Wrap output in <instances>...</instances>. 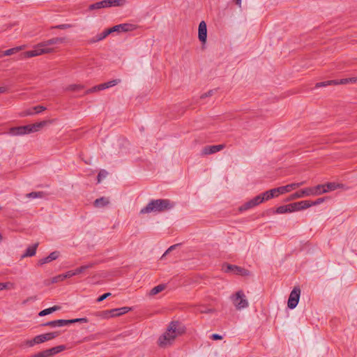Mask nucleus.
<instances>
[{
    "instance_id": "obj_1",
    "label": "nucleus",
    "mask_w": 357,
    "mask_h": 357,
    "mask_svg": "<svg viewBox=\"0 0 357 357\" xmlns=\"http://www.w3.org/2000/svg\"><path fill=\"white\" fill-rule=\"evenodd\" d=\"M186 331L185 326L178 321H172L166 331L158 338V346L165 348L172 344L174 340Z\"/></svg>"
},
{
    "instance_id": "obj_2",
    "label": "nucleus",
    "mask_w": 357,
    "mask_h": 357,
    "mask_svg": "<svg viewBox=\"0 0 357 357\" xmlns=\"http://www.w3.org/2000/svg\"><path fill=\"white\" fill-rule=\"evenodd\" d=\"M66 40V38L56 37L41 42L35 47L34 50L21 53L20 58L27 59L39 56L43 54L52 53L54 51V48L48 47V46L61 44L64 43Z\"/></svg>"
},
{
    "instance_id": "obj_3",
    "label": "nucleus",
    "mask_w": 357,
    "mask_h": 357,
    "mask_svg": "<svg viewBox=\"0 0 357 357\" xmlns=\"http://www.w3.org/2000/svg\"><path fill=\"white\" fill-rule=\"evenodd\" d=\"M174 206V203L167 199H152L141 209L139 213H162L172 209Z\"/></svg>"
},
{
    "instance_id": "obj_4",
    "label": "nucleus",
    "mask_w": 357,
    "mask_h": 357,
    "mask_svg": "<svg viewBox=\"0 0 357 357\" xmlns=\"http://www.w3.org/2000/svg\"><path fill=\"white\" fill-rule=\"evenodd\" d=\"M222 268L225 273H232L237 275L248 276L250 275V271L249 270L234 264H223Z\"/></svg>"
},
{
    "instance_id": "obj_5",
    "label": "nucleus",
    "mask_w": 357,
    "mask_h": 357,
    "mask_svg": "<svg viewBox=\"0 0 357 357\" xmlns=\"http://www.w3.org/2000/svg\"><path fill=\"white\" fill-rule=\"evenodd\" d=\"M232 301L237 310H241L248 306V301L245 299V294L242 290L238 291L232 296Z\"/></svg>"
},
{
    "instance_id": "obj_6",
    "label": "nucleus",
    "mask_w": 357,
    "mask_h": 357,
    "mask_svg": "<svg viewBox=\"0 0 357 357\" xmlns=\"http://www.w3.org/2000/svg\"><path fill=\"white\" fill-rule=\"evenodd\" d=\"M300 296H301L300 287H294L289 294L288 301H287V307L289 309H291V310L294 309L297 306V305L299 302Z\"/></svg>"
},
{
    "instance_id": "obj_7",
    "label": "nucleus",
    "mask_w": 357,
    "mask_h": 357,
    "mask_svg": "<svg viewBox=\"0 0 357 357\" xmlns=\"http://www.w3.org/2000/svg\"><path fill=\"white\" fill-rule=\"evenodd\" d=\"M349 82V78H344L341 79H333V80H328L321 82H317L315 84V88L319 87H325L329 85H337V84H347Z\"/></svg>"
},
{
    "instance_id": "obj_8",
    "label": "nucleus",
    "mask_w": 357,
    "mask_h": 357,
    "mask_svg": "<svg viewBox=\"0 0 357 357\" xmlns=\"http://www.w3.org/2000/svg\"><path fill=\"white\" fill-rule=\"evenodd\" d=\"M287 193V189L284 186L273 188L264 192V195H267L269 199L278 197L280 195Z\"/></svg>"
},
{
    "instance_id": "obj_9",
    "label": "nucleus",
    "mask_w": 357,
    "mask_h": 357,
    "mask_svg": "<svg viewBox=\"0 0 357 357\" xmlns=\"http://www.w3.org/2000/svg\"><path fill=\"white\" fill-rule=\"evenodd\" d=\"M310 192H312L310 191L309 188L301 189L290 195L288 197L286 198L285 202H290L304 197L311 196Z\"/></svg>"
},
{
    "instance_id": "obj_10",
    "label": "nucleus",
    "mask_w": 357,
    "mask_h": 357,
    "mask_svg": "<svg viewBox=\"0 0 357 357\" xmlns=\"http://www.w3.org/2000/svg\"><path fill=\"white\" fill-rule=\"evenodd\" d=\"M112 32H128L133 31L136 29V26L135 24L124 23L120 24L118 25H115L110 28Z\"/></svg>"
},
{
    "instance_id": "obj_11",
    "label": "nucleus",
    "mask_w": 357,
    "mask_h": 357,
    "mask_svg": "<svg viewBox=\"0 0 357 357\" xmlns=\"http://www.w3.org/2000/svg\"><path fill=\"white\" fill-rule=\"evenodd\" d=\"M198 38L202 45L206 43L207 40V26L204 21H202L198 27Z\"/></svg>"
},
{
    "instance_id": "obj_12",
    "label": "nucleus",
    "mask_w": 357,
    "mask_h": 357,
    "mask_svg": "<svg viewBox=\"0 0 357 357\" xmlns=\"http://www.w3.org/2000/svg\"><path fill=\"white\" fill-rule=\"evenodd\" d=\"M289 206L291 207V213L295 211H302L306 208H310L308 200H303L297 202H294L289 204Z\"/></svg>"
},
{
    "instance_id": "obj_13",
    "label": "nucleus",
    "mask_w": 357,
    "mask_h": 357,
    "mask_svg": "<svg viewBox=\"0 0 357 357\" xmlns=\"http://www.w3.org/2000/svg\"><path fill=\"white\" fill-rule=\"evenodd\" d=\"M225 147L224 144H218V145H212V146H206L203 148L202 151V153L203 155H210L215 153H217Z\"/></svg>"
},
{
    "instance_id": "obj_14",
    "label": "nucleus",
    "mask_w": 357,
    "mask_h": 357,
    "mask_svg": "<svg viewBox=\"0 0 357 357\" xmlns=\"http://www.w3.org/2000/svg\"><path fill=\"white\" fill-rule=\"evenodd\" d=\"M324 189L322 190V192L326 193L331 191H334L338 188H344V185L342 183H337L335 182H328L324 184Z\"/></svg>"
},
{
    "instance_id": "obj_15",
    "label": "nucleus",
    "mask_w": 357,
    "mask_h": 357,
    "mask_svg": "<svg viewBox=\"0 0 357 357\" xmlns=\"http://www.w3.org/2000/svg\"><path fill=\"white\" fill-rule=\"evenodd\" d=\"M59 255H60V252L59 251H54V252H51L47 257L38 260V265L42 266L45 264L51 262L53 260H56V259H58Z\"/></svg>"
},
{
    "instance_id": "obj_16",
    "label": "nucleus",
    "mask_w": 357,
    "mask_h": 357,
    "mask_svg": "<svg viewBox=\"0 0 357 357\" xmlns=\"http://www.w3.org/2000/svg\"><path fill=\"white\" fill-rule=\"evenodd\" d=\"M132 310V307H123L119 308H114L111 310L112 315L113 317H119L121 315L125 314L128 312Z\"/></svg>"
},
{
    "instance_id": "obj_17",
    "label": "nucleus",
    "mask_w": 357,
    "mask_h": 357,
    "mask_svg": "<svg viewBox=\"0 0 357 357\" xmlns=\"http://www.w3.org/2000/svg\"><path fill=\"white\" fill-rule=\"evenodd\" d=\"M38 246V243H36L29 246V248H27V249L25 250L24 253L22 255L21 258L23 259L24 257L34 256L36 253V250H37Z\"/></svg>"
},
{
    "instance_id": "obj_18",
    "label": "nucleus",
    "mask_w": 357,
    "mask_h": 357,
    "mask_svg": "<svg viewBox=\"0 0 357 357\" xmlns=\"http://www.w3.org/2000/svg\"><path fill=\"white\" fill-rule=\"evenodd\" d=\"M109 8L107 5V0H102L94 3H92L89 5L88 10H98L101 8Z\"/></svg>"
},
{
    "instance_id": "obj_19",
    "label": "nucleus",
    "mask_w": 357,
    "mask_h": 357,
    "mask_svg": "<svg viewBox=\"0 0 357 357\" xmlns=\"http://www.w3.org/2000/svg\"><path fill=\"white\" fill-rule=\"evenodd\" d=\"M324 189V184H319L314 187H309L311 196H317L324 194V192H322V190Z\"/></svg>"
},
{
    "instance_id": "obj_20",
    "label": "nucleus",
    "mask_w": 357,
    "mask_h": 357,
    "mask_svg": "<svg viewBox=\"0 0 357 357\" xmlns=\"http://www.w3.org/2000/svg\"><path fill=\"white\" fill-rule=\"evenodd\" d=\"M66 349V345L61 344V345L52 347L50 349H48L47 350L49 351L50 357H53L56 354H57Z\"/></svg>"
},
{
    "instance_id": "obj_21",
    "label": "nucleus",
    "mask_w": 357,
    "mask_h": 357,
    "mask_svg": "<svg viewBox=\"0 0 357 357\" xmlns=\"http://www.w3.org/2000/svg\"><path fill=\"white\" fill-rule=\"evenodd\" d=\"M112 32L111 31V29L109 28V29H105L103 32H102L100 34H98L95 38H93L92 40H91V43H96V42H98V41H100V40H103L104 38H105L107 36H108L109 34H111Z\"/></svg>"
},
{
    "instance_id": "obj_22",
    "label": "nucleus",
    "mask_w": 357,
    "mask_h": 357,
    "mask_svg": "<svg viewBox=\"0 0 357 357\" xmlns=\"http://www.w3.org/2000/svg\"><path fill=\"white\" fill-rule=\"evenodd\" d=\"M52 121V120H48V121L44 120V121L31 124L33 132H36L40 130L41 128H43L44 126H45L48 123H51Z\"/></svg>"
},
{
    "instance_id": "obj_23",
    "label": "nucleus",
    "mask_w": 357,
    "mask_h": 357,
    "mask_svg": "<svg viewBox=\"0 0 357 357\" xmlns=\"http://www.w3.org/2000/svg\"><path fill=\"white\" fill-rule=\"evenodd\" d=\"M60 309H61V307L59 305H54L53 307H49V308H46V309H44V310H41L38 313V315L40 317H44V316H46L47 314H52L54 312L57 311V310H59Z\"/></svg>"
},
{
    "instance_id": "obj_24",
    "label": "nucleus",
    "mask_w": 357,
    "mask_h": 357,
    "mask_svg": "<svg viewBox=\"0 0 357 357\" xmlns=\"http://www.w3.org/2000/svg\"><path fill=\"white\" fill-rule=\"evenodd\" d=\"M93 315L97 317H100L102 319H109L110 317H113V315H112L111 310L95 312L93 313Z\"/></svg>"
},
{
    "instance_id": "obj_25",
    "label": "nucleus",
    "mask_w": 357,
    "mask_h": 357,
    "mask_svg": "<svg viewBox=\"0 0 357 357\" xmlns=\"http://www.w3.org/2000/svg\"><path fill=\"white\" fill-rule=\"evenodd\" d=\"M8 133L14 136L25 135L23 126L10 128Z\"/></svg>"
},
{
    "instance_id": "obj_26",
    "label": "nucleus",
    "mask_w": 357,
    "mask_h": 357,
    "mask_svg": "<svg viewBox=\"0 0 357 357\" xmlns=\"http://www.w3.org/2000/svg\"><path fill=\"white\" fill-rule=\"evenodd\" d=\"M109 203V200L105 197L96 199L93 202V206L96 208L104 207Z\"/></svg>"
},
{
    "instance_id": "obj_27",
    "label": "nucleus",
    "mask_w": 357,
    "mask_h": 357,
    "mask_svg": "<svg viewBox=\"0 0 357 357\" xmlns=\"http://www.w3.org/2000/svg\"><path fill=\"white\" fill-rule=\"evenodd\" d=\"M252 202L254 203V205L256 206L259 205V204L264 202V201H268V199L267 197V195H264V192L261 194L258 195L257 196L255 197L253 199H252Z\"/></svg>"
},
{
    "instance_id": "obj_28",
    "label": "nucleus",
    "mask_w": 357,
    "mask_h": 357,
    "mask_svg": "<svg viewBox=\"0 0 357 357\" xmlns=\"http://www.w3.org/2000/svg\"><path fill=\"white\" fill-rule=\"evenodd\" d=\"M120 82H121V80L119 79H113V80L105 82V83H102V84H100V89H102V90H104V89L112 87V86L118 84Z\"/></svg>"
},
{
    "instance_id": "obj_29",
    "label": "nucleus",
    "mask_w": 357,
    "mask_h": 357,
    "mask_svg": "<svg viewBox=\"0 0 357 357\" xmlns=\"http://www.w3.org/2000/svg\"><path fill=\"white\" fill-rule=\"evenodd\" d=\"M95 265H96V263H89L88 264L81 266L74 270L75 275L80 274V273L84 272L86 270L94 267Z\"/></svg>"
},
{
    "instance_id": "obj_30",
    "label": "nucleus",
    "mask_w": 357,
    "mask_h": 357,
    "mask_svg": "<svg viewBox=\"0 0 357 357\" xmlns=\"http://www.w3.org/2000/svg\"><path fill=\"white\" fill-rule=\"evenodd\" d=\"M108 7L123 6L126 3V0H107Z\"/></svg>"
},
{
    "instance_id": "obj_31",
    "label": "nucleus",
    "mask_w": 357,
    "mask_h": 357,
    "mask_svg": "<svg viewBox=\"0 0 357 357\" xmlns=\"http://www.w3.org/2000/svg\"><path fill=\"white\" fill-rule=\"evenodd\" d=\"M166 288V285L165 284H160L158 286L154 287L151 291L149 294L151 296H155L162 291H163Z\"/></svg>"
},
{
    "instance_id": "obj_32",
    "label": "nucleus",
    "mask_w": 357,
    "mask_h": 357,
    "mask_svg": "<svg viewBox=\"0 0 357 357\" xmlns=\"http://www.w3.org/2000/svg\"><path fill=\"white\" fill-rule=\"evenodd\" d=\"M275 212H276V213H278V214H282V213H291V207L289 206V204H287V205H283V206H280L278 207L275 210Z\"/></svg>"
},
{
    "instance_id": "obj_33",
    "label": "nucleus",
    "mask_w": 357,
    "mask_h": 357,
    "mask_svg": "<svg viewBox=\"0 0 357 357\" xmlns=\"http://www.w3.org/2000/svg\"><path fill=\"white\" fill-rule=\"evenodd\" d=\"M43 326L61 327V319L47 321L41 324Z\"/></svg>"
},
{
    "instance_id": "obj_34",
    "label": "nucleus",
    "mask_w": 357,
    "mask_h": 357,
    "mask_svg": "<svg viewBox=\"0 0 357 357\" xmlns=\"http://www.w3.org/2000/svg\"><path fill=\"white\" fill-rule=\"evenodd\" d=\"M254 206H255L254 205V203L252 202V200L250 199V201L245 202V204H243L242 206H241L239 207V211H247L251 208H253Z\"/></svg>"
},
{
    "instance_id": "obj_35",
    "label": "nucleus",
    "mask_w": 357,
    "mask_h": 357,
    "mask_svg": "<svg viewBox=\"0 0 357 357\" xmlns=\"http://www.w3.org/2000/svg\"><path fill=\"white\" fill-rule=\"evenodd\" d=\"M22 49V46H20V47H13V48H10V49H8L7 50H5L3 52V55L4 56H10V55H12L15 53H17L20 50H21Z\"/></svg>"
},
{
    "instance_id": "obj_36",
    "label": "nucleus",
    "mask_w": 357,
    "mask_h": 357,
    "mask_svg": "<svg viewBox=\"0 0 357 357\" xmlns=\"http://www.w3.org/2000/svg\"><path fill=\"white\" fill-rule=\"evenodd\" d=\"M304 182L301 183H293L287 185H284L285 188L287 189V192H291L292 190L296 189L301 185H303Z\"/></svg>"
},
{
    "instance_id": "obj_37",
    "label": "nucleus",
    "mask_w": 357,
    "mask_h": 357,
    "mask_svg": "<svg viewBox=\"0 0 357 357\" xmlns=\"http://www.w3.org/2000/svg\"><path fill=\"white\" fill-rule=\"evenodd\" d=\"M327 199H328V197H325L318 198L315 201L308 200L309 207H311L312 206H317V205L321 204V203H323Z\"/></svg>"
},
{
    "instance_id": "obj_38",
    "label": "nucleus",
    "mask_w": 357,
    "mask_h": 357,
    "mask_svg": "<svg viewBox=\"0 0 357 357\" xmlns=\"http://www.w3.org/2000/svg\"><path fill=\"white\" fill-rule=\"evenodd\" d=\"M45 193L43 192H31L26 195V197L29 198H42L43 197Z\"/></svg>"
},
{
    "instance_id": "obj_39",
    "label": "nucleus",
    "mask_w": 357,
    "mask_h": 357,
    "mask_svg": "<svg viewBox=\"0 0 357 357\" xmlns=\"http://www.w3.org/2000/svg\"><path fill=\"white\" fill-rule=\"evenodd\" d=\"M84 89V86L81 84H71L68 86L67 90L72 91H79Z\"/></svg>"
},
{
    "instance_id": "obj_40",
    "label": "nucleus",
    "mask_w": 357,
    "mask_h": 357,
    "mask_svg": "<svg viewBox=\"0 0 357 357\" xmlns=\"http://www.w3.org/2000/svg\"><path fill=\"white\" fill-rule=\"evenodd\" d=\"M108 173L105 169H101L98 176H97V181L98 183H100L103 178H105L107 176Z\"/></svg>"
},
{
    "instance_id": "obj_41",
    "label": "nucleus",
    "mask_w": 357,
    "mask_h": 357,
    "mask_svg": "<svg viewBox=\"0 0 357 357\" xmlns=\"http://www.w3.org/2000/svg\"><path fill=\"white\" fill-rule=\"evenodd\" d=\"M101 90H102V89H100V84H98V85L94 86L91 87V89H89L88 90H86L84 92V94H89V93L96 92L98 91H101Z\"/></svg>"
},
{
    "instance_id": "obj_42",
    "label": "nucleus",
    "mask_w": 357,
    "mask_h": 357,
    "mask_svg": "<svg viewBox=\"0 0 357 357\" xmlns=\"http://www.w3.org/2000/svg\"><path fill=\"white\" fill-rule=\"evenodd\" d=\"M63 280H65V276L63 275V274H60V275H56L55 277H53L52 278L51 282L52 283H56L58 282L63 281Z\"/></svg>"
},
{
    "instance_id": "obj_43",
    "label": "nucleus",
    "mask_w": 357,
    "mask_h": 357,
    "mask_svg": "<svg viewBox=\"0 0 357 357\" xmlns=\"http://www.w3.org/2000/svg\"><path fill=\"white\" fill-rule=\"evenodd\" d=\"M33 341L36 342V344H39L41 343L45 342L43 335H38L33 337Z\"/></svg>"
},
{
    "instance_id": "obj_44",
    "label": "nucleus",
    "mask_w": 357,
    "mask_h": 357,
    "mask_svg": "<svg viewBox=\"0 0 357 357\" xmlns=\"http://www.w3.org/2000/svg\"><path fill=\"white\" fill-rule=\"evenodd\" d=\"M112 294L109 292L105 293V294L100 295V296H98V298L96 299V301L98 303L102 302L107 298L109 297Z\"/></svg>"
},
{
    "instance_id": "obj_45",
    "label": "nucleus",
    "mask_w": 357,
    "mask_h": 357,
    "mask_svg": "<svg viewBox=\"0 0 357 357\" xmlns=\"http://www.w3.org/2000/svg\"><path fill=\"white\" fill-rule=\"evenodd\" d=\"M73 321V324L75 323H88L89 319L86 317H82V318H76L71 319Z\"/></svg>"
},
{
    "instance_id": "obj_46",
    "label": "nucleus",
    "mask_w": 357,
    "mask_h": 357,
    "mask_svg": "<svg viewBox=\"0 0 357 357\" xmlns=\"http://www.w3.org/2000/svg\"><path fill=\"white\" fill-rule=\"evenodd\" d=\"M33 114H35V112L32 107L31 109H26V110L21 112L20 116H26L33 115Z\"/></svg>"
},
{
    "instance_id": "obj_47",
    "label": "nucleus",
    "mask_w": 357,
    "mask_h": 357,
    "mask_svg": "<svg viewBox=\"0 0 357 357\" xmlns=\"http://www.w3.org/2000/svg\"><path fill=\"white\" fill-rule=\"evenodd\" d=\"M70 27H72L71 24H59V25H56L54 26H52V29H69Z\"/></svg>"
},
{
    "instance_id": "obj_48",
    "label": "nucleus",
    "mask_w": 357,
    "mask_h": 357,
    "mask_svg": "<svg viewBox=\"0 0 357 357\" xmlns=\"http://www.w3.org/2000/svg\"><path fill=\"white\" fill-rule=\"evenodd\" d=\"M23 129H24L25 135L33 132L31 124L23 126Z\"/></svg>"
},
{
    "instance_id": "obj_49",
    "label": "nucleus",
    "mask_w": 357,
    "mask_h": 357,
    "mask_svg": "<svg viewBox=\"0 0 357 357\" xmlns=\"http://www.w3.org/2000/svg\"><path fill=\"white\" fill-rule=\"evenodd\" d=\"M35 114L40 113L46 109V107L43 105H37L33 107Z\"/></svg>"
},
{
    "instance_id": "obj_50",
    "label": "nucleus",
    "mask_w": 357,
    "mask_h": 357,
    "mask_svg": "<svg viewBox=\"0 0 357 357\" xmlns=\"http://www.w3.org/2000/svg\"><path fill=\"white\" fill-rule=\"evenodd\" d=\"M216 91V89H211L207 91L206 93H203L201 95L200 98L204 99L207 97H210L213 95L214 92Z\"/></svg>"
},
{
    "instance_id": "obj_51",
    "label": "nucleus",
    "mask_w": 357,
    "mask_h": 357,
    "mask_svg": "<svg viewBox=\"0 0 357 357\" xmlns=\"http://www.w3.org/2000/svg\"><path fill=\"white\" fill-rule=\"evenodd\" d=\"M63 275L65 276V279H66V278H71L76 275H75L74 270H70V271H67L66 273H63Z\"/></svg>"
},
{
    "instance_id": "obj_52",
    "label": "nucleus",
    "mask_w": 357,
    "mask_h": 357,
    "mask_svg": "<svg viewBox=\"0 0 357 357\" xmlns=\"http://www.w3.org/2000/svg\"><path fill=\"white\" fill-rule=\"evenodd\" d=\"M275 213H276V212H275V210H273V208H269V209L265 211L264 212H263L261 215L262 216L271 215H273Z\"/></svg>"
},
{
    "instance_id": "obj_53",
    "label": "nucleus",
    "mask_w": 357,
    "mask_h": 357,
    "mask_svg": "<svg viewBox=\"0 0 357 357\" xmlns=\"http://www.w3.org/2000/svg\"><path fill=\"white\" fill-rule=\"evenodd\" d=\"M24 345L29 347H33L36 344V342L33 341V338L31 339V340H27L24 342Z\"/></svg>"
},
{
    "instance_id": "obj_54",
    "label": "nucleus",
    "mask_w": 357,
    "mask_h": 357,
    "mask_svg": "<svg viewBox=\"0 0 357 357\" xmlns=\"http://www.w3.org/2000/svg\"><path fill=\"white\" fill-rule=\"evenodd\" d=\"M61 327L64 326H68L73 324L71 319H61Z\"/></svg>"
},
{
    "instance_id": "obj_55",
    "label": "nucleus",
    "mask_w": 357,
    "mask_h": 357,
    "mask_svg": "<svg viewBox=\"0 0 357 357\" xmlns=\"http://www.w3.org/2000/svg\"><path fill=\"white\" fill-rule=\"evenodd\" d=\"M223 337L222 335H219V334H217V333H213L211 335V339H212L213 340H222Z\"/></svg>"
},
{
    "instance_id": "obj_56",
    "label": "nucleus",
    "mask_w": 357,
    "mask_h": 357,
    "mask_svg": "<svg viewBox=\"0 0 357 357\" xmlns=\"http://www.w3.org/2000/svg\"><path fill=\"white\" fill-rule=\"evenodd\" d=\"M43 335L45 342L53 340L52 335L50 333H44Z\"/></svg>"
},
{
    "instance_id": "obj_57",
    "label": "nucleus",
    "mask_w": 357,
    "mask_h": 357,
    "mask_svg": "<svg viewBox=\"0 0 357 357\" xmlns=\"http://www.w3.org/2000/svg\"><path fill=\"white\" fill-rule=\"evenodd\" d=\"M178 244H176V245H171V246H170V247H169V248L166 250V252H165V255H166V254H167L168 252H169L172 251L173 250H174V249H175V248H176V246H178Z\"/></svg>"
},
{
    "instance_id": "obj_58",
    "label": "nucleus",
    "mask_w": 357,
    "mask_h": 357,
    "mask_svg": "<svg viewBox=\"0 0 357 357\" xmlns=\"http://www.w3.org/2000/svg\"><path fill=\"white\" fill-rule=\"evenodd\" d=\"M50 333L52 335L53 339H54L60 335V331L50 332Z\"/></svg>"
},
{
    "instance_id": "obj_59",
    "label": "nucleus",
    "mask_w": 357,
    "mask_h": 357,
    "mask_svg": "<svg viewBox=\"0 0 357 357\" xmlns=\"http://www.w3.org/2000/svg\"><path fill=\"white\" fill-rule=\"evenodd\" d=\"M8 283L0 282V290H3L7 288Z\"/></svg>"
},
{
    "instance_id": "obj_60",
    "label": "nucleus",
    "mask_w": 357,
    "mask_h": 357,
    "mask_svg": "<svg viewBox=\"0 0 357 357\" xmlns=\"http://www.w3.org/2000/svg\"><path fill=\"white\" fill-rule=\"evenodd\" d=\"M350 83H356L357 82V77H350L349 78Z\"/></svg>"
},
{
    "instance_id": "obj_61",
    "label": "nucleus",
    "mask_w": 357,
    "mask_h": 357,
    "mask_svg": "<svg viewBox=\"0 0 357 357\" xmlns=\"http://www.w3.org/2000/svg\"><path fill=\"white\" fill-rule=\"evenodd\" d=\"M6 89L4 86H0V93L6 92Z\"/></svg>"
},
{
    "instance_id": "obj_62",
    "label": "nucleus",
    "mask_w": 357,
    "mask_h": 357,
    "mask_svg": "<svg viewBox=\"0 0 357 357\" xmlns=\"http://www.w3.org/2000/svg\"><path fill=\"white\" fill-rule=\"evenodd\" d=\"M236 5L241 6V0H234Z\"/></svg>"
},
{
    "instance_id": "obj_63",
    "label": "nucleus",
    "mask_w": 357,
    "mask_h": 357,
    "mask_svg": "<svg viewBox=\"0 0 357 357\" xmlns=\"http://www.w3.org/2000/svg\"><path fill=\"white\" fill-rule=\"evenodd\" d=\"M215 311L214 309H208V310L206 311V312L207 313H211V312H213Z\"/></svg>"
},
{
    "instance_id": "obj_64",
    "label": "nucleus",
    "mask_w": 357,
    "mask_h": 357,
    "mask_svg": "<svg viewBox=\"0 0 357 357\" xmlns=\"http://www.w3.org/2000/svg\"><path fill=\"white\" fill-rule=\"evenodd\" d=\"M32 298H29L28 299H26V301H24V303H26L27 301H30V300H31Z\"/></svg>"
}]
</instances>
